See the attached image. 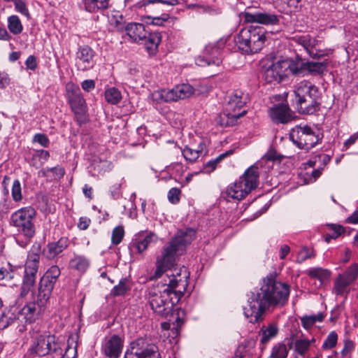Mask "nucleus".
Segmentation results:
<instances>
[{"label":"nucleus","mask_w":358,"mask_h":358,"mask_svg":"<svg viewBox=\"0 0 358 358\" xmlns=\"http://www.w3.org/2000/svg\"><path fill=\"white\" fill-rule=\"evenodd\" d=\"M289 286L277 281L272 275L263 280L259 289L248 294V304L243 308L245 317L250 323L262 322L271 307L283 306L287 301Z\"/></svg>","instance_id":"nucleus-1"},{"label":"nucleus","mask_w":358,"mask_h":358,"mask_svg":"<svg viewBox=\"0 0 358 358\" xmlns=\"http://www.w3.org/2000/svg\"><path fill=\"white\" fill-rule=\"evenodd\" d=\"M187 276L180 277L179 273L167 275L162 284L149 289L148 300L152 310L164 317L169 315L178 303L187 287Z\"/></svg>","instance_id":"nucleus-2"},{"label":"nucleus","mask_w":358,"mask_h":358,"mask_svg":"<svg viewBox=\"0 0 358 358\" xmlns=\"http://www.w3.org/2000/svg\"><path fill=\"white\" fill-rule=\"evenodd\" d=\"M60 273L57 266H52L41 278L37 290L32 293V300L20 309L25 323L32 324L43 317Z\"/></svg>","instance_id":"nucleus-3"},{"label":"nucleus","mask_w":358,"mask_h":358,"mask_svg":"<svg viewBox=\"0 0 358 358\" xmlns=\"http://www.w3.org/2000/svg\"><path fill=\"white\" fill-rule=\"evenodd\" d=\"M195 231L192 229L179 230L174 238L164 246L162 256L157 259V267L151 279H157L173 266L176 256L180 255L185 250L195 237Z\"/></svg>","instance_id":"nucleus-4"},{"label":"nucleus","mask_w":358,"mask_h":358,"mask_svg":"<svg viewBox=\"0 0 358 358\" xmlns=\"http://www.w3.org/2000/svg\"><path fill=\"white\" fill-rule=\"evenodd\" d=\"M274 160L275 157L271 154L262 157L259 161L249 167L238 181L227 187L226 191L227 196L237 200L244 199L258 185L259 176L258 169L266 164H268V168H271Z\"/></svg>","instance_id":"nucleus-5"},{"label":"nucleus","mask_w":358,"mask_h":358,"mask_svg":"<svg viewBox=\"0 0 358 358\" xmlns=\"http://www.w3.org/2000/svg\"><path fill=\"white\" fill-rule=\"evenodd\" d=\"M294 103L301 114L311 115L319 110L321 94L317 87L310 81L303 80L295 85Z\"/></svg>","instance_id":"nucleus-6"},{"label":"nucleus","mask_w":358,"mask_h":358,"mask_svg":"<svg viewBox=\"0 0 358 358\" xmlns=\"http://www.w3.org/2000/svg\"><path fill=\"white\" fill-rule=\"evenodd\" d=\"M266 31L259 26H248L242 28L234 36L238 48L247 55L259 52L266 41Z\"/></svg>","instance_id":"nucleus-7"},{"label":"nucleus","mask_w":358,"mask_h":358,"mask_svg":"<svg viewBox=\"0 0 358 358\" xmlns=\"http://www.w3.org/2000/svg\"><path fill=\"white\" fill-rule=\"evenodd\" d=\"M300 71L301 69L293 60L283 59L265 66L263 76L268 83H278L289 73L296 75Z\"/></svg>","instance_id":"nucleus-8"},{"label":"nucleus","mask_w":358,"mask_h":358,"mask_svg":"<svg viewBox=\"0 0 358 358\" xmlns=\"http://www.w3.org/2000/svg\"><path fill=\"white\" fill-rule=\"evenodd\" d=\"M36 216V210L32 207L20 208L13 213L10 220L12 224L25 237L32 238L35 234V226L33 220Z\"/></svg>","instance_id":"nucleus-9"},{"label":"nucleus","mask_w":358,"mask_h":358,"mask_svg":"<svg viewBox=\"0 0 358 358\" xmlns=\"http://www.w3.org/2000/svg\"><path fill=\"white\" fill-rule=\"evenodd\" d=\"M29 351L31 354L40 357L50 353L62 355V344L55 335L50 334H40L34 338Z\"/></svg>","instance_id":"nucleus-10"},{"label":"nucleus","mask_w":358,"mask_h":358,"mask_svg":"<svg viewBox=\"0 0 358 358\" xmlns=\"http://www.w3.org/2000/svg\"><path fill=\"white\" fill-rule=\"evenodd\" d=\"M194 92V87L188 83H182L172 89H162L155 91L152 96L157 102H172L190 97Z\"/></svg>","instance_id":"nucleus-11"},{"label":"nucleus","mask_w":358,"mask_h":358,"mask_svg":"<svg viewBox=\"0 0 358 358\" xmlns=\"http://www.w3.org/2000/svg\"><path fill=\"white\" fill-rule=\"evenodd\" d=\"M289 138L299 148L306 150L314 148L320 140L319 136L307 125H298L294 127L290 131Z\"/></svg>","instance_id":"nucleus-12"},{"label":"nucleus","mask_w":358,"mask_h":358,"mask_svg":"<svg viewBox=\"0 0 358 358\" xmlns=\"http://www.w3.org/2000/svg\"><path fill=\"white\" fill-rule=\"evenodd\" d=\"M124 358H161L158 348L147 338H138L130 344Z\"/></svg>","instance_id":"nucleus-13"},{"label":"nucleus","mask_w":358,"mask_h":358,"mask_svg":"<svg viewBox=\"0 0 358 358\" xmlns=\"http://www.w3.org/2000/svg\"><path fill=\"white\" fill-rule=\"evenodd\" d=\"M242 17L248 23H257L266 26L277 25L280 22V16L273 13L245 11L242 13Z\"/></svg>","instance_id":"nucleus-14"},{"label":"nucleus","mask_w":358,"mask_h":358,"mask_svg":"<svg viewBox=\"0 0 358 358\" xmlns=\"http://www.w3.org/2000/svg\"><path fill=\"white\" fill-rule=\"evenodd\" d=\"M124 346V339L113 334L104 338L101 345L102 353L108 358H119Z\"/></svg>","instance_id":"nucleus-15"},{"label":"nucleus","mask_w":358,"mask_h":358,"mask_svg":"<svg viewBox=\"0 0 358 358\" xmlns=\"http://www.w3.org/2000/svg\"><path fill=\"white\" fill-rule=\"evenodd\" d=\"M66 96L71 108L75 114H83L85 112V100L83 97L81 91L78 86L68 85L66 86Z\"/></svg>","instance_id":"nucleus-16"},{"label":"nucleus","mask_w":358,"mask_h":358,"mask_svg":"<svg viewBox=\"0 0 358 358\" xmlns=\"http://www.w3.org/2000/svg\"><path fill=\"white\" fill-rule=\"evenodd\" d=\"M221 47L217 43L208 44L206 46L203 55L196 59V64L199 66L215 64L219 66L221 61Z\"/></svg>","instance_id":"nucleus-17"},{"label":"nucleus","mask_w":358,"mask_h":358,"mask_svg":"<svg viewBox=\"0 0 358 358\" xmlns=\"http://www.w3.org/2000/svg\"><path fill=\"white\" fill-rule=\"evenodd\" d=\"M94 51L88 45L79 47L76 52V66L80 71H87L94 66Z\"/></svg>","instance_id":"nucleus-18"},{"label":"nucleus","mask_w":358,"mask_h":358,"mask_svg":"<svg viewBox=\"0 0 358 358\" xmlns=\"http://www.w3.org/2000/svg\"><path fill=\"white\" fill-rule=\"evenodd\" d=\"M249 97L248 94L244 93L240 90H235L228 97L226 108L234 113H240L242 110L241 108L248 101Z\"/></svg>","instance_id":"nucleus-19"},{"label":"nucleus","mask_w":358,"mask_h":358,"mask_svg":"<svg viewBox=\"0 0 358 358\" xmlns=\"http://www.w3.org/2000/svg\"><path fill=\"white\" fill-rule=\"evenodd\" d=\"M124 31L130 39L136 43H141L146 38L148 31L143 24L130 22L125 25Z\"/></svg>","instance_id":"nucleus-20"},{"label":"nucleus","mask_w":358,"mask_h":358,"mask_svg":"<svg viewBox=\"0 0 358 358\" xmlns=\"http://www.w3.org/2000/svg\"><path fill=\"white\" fill-rule=\"evenodd\" d=\"M157 236L154 233L150 232L146 235L139 234L132 240L130 248L135 250L138 253H142L148 245L156 239Z\"/></svg>","instance_id":"nucleus-21"},{"label":"nucleus","mask_w":358,"mask_h":358,"mask_svg":"<svg viewBox=\"0 0 358 358\" xmlns=\"http://www.w3.org/2000/svg\"><path fill=\"white\" fill-rule=\"evenodd\" d=\"M245 110H243L240 113H234L225 108V110L217 117L216 121L222 127L234 126L237 123L238 120L245 115Z\"/></svg>","instance_id":"nucleus-22"},{"label":"nucleus","mask_w":358,"mask_h":358,"mask_svg":"<svg viewBox=\"0 0 358 358\" xmlns=\"http://www.w3.org/2000/svg\"><path fill=\"white\" fill-rule=\"evenodd\" d=\"M21 313L16 306H11L5 310L0 317V329H5L20 319Z\"/></svg>","instance_id":"nucleus-23"},{"label":"nucleus","mask_w":358,"mask_h":358,"mask_svg":"<svg viewBox=\"0 0 358 358\" xmlns=\"http://www.w3.org/2000/svg\"><path fill=\"white\" fill-rule=\"evenodd\" d=\"M269 116L276 123H286L290 118L289 108L285 104H279L269 109Z\"/></svg>","instance_id":"nucleus-24"},{"label":"nucleus","mask_w":358,"mask_h":358,"mask_svg":"<svg viewBox=\"0 0 358 358\" xmlns=\"http://www.w3.org/2000/svg\"><path fill=\"white\" fill-rule=\"evenodd\" d=\"M68 246V240L61 238L57 242H52L47 245L43 250V253L48 259H53Z\"/></svg>","instance_id":"nucleus-25"},{"label":"nucleus","mask_w":358,"mask_h":358,"mask_svg":"<svg viewBox=\"0 0 358 358\" xmlns=\"http://www.w3.org/2000/svg\"><path fill=\"white\" fill-rule=\"evenodd\" d=\"M308 53L311 57L313 59H319L329 55V51L328 50H317L316 48L322 42V41H320L318 38H313L308 34Z\"/></svg>","instance_id":"nucleus-26"},{"label":"nucleus","mask_w":358,"mask_h":358,"mask_svg":"<svg viewBox=\"0 0 358 358\" xmlns=\"http://www.w3.org/2000/svg\"><path fill=\"white\" fill-rule=\"evenodd\" d=\"M161 34L159 32L149 33L145 40H142L141 43H144L145 48L149 54L154 55L156 53L158 46L161 42Z\"/></svg>","instance_id":"nucleus-27"},{"label":"nucleus","mask_w":358,"mask_h":358,"mask_svg":"<svg viewBox=\"0 0 358 358\" xmlns=\"http://www.w3.org/2000/svg\"><path fill=\"white\" fill-rule=\"evenodd\" d=\"M110 0H83L84 9L89 13H96L108 8Z\"/></svg>","instance_id":"nucleus-28"},{"label":"nucleus","mask_w":358,"mask_h":358,"mask_svg":"<svg viewBox=\"0 0 358 358\" xmlns=\"http://www.w3.org/2000/svg\"><path fill=\"white\" fill-rule=\"evenodd\" d=\"M315 342V338L306 339L301 336L296 338L294 342V352L300 355H304L309 350L310 345Z\"/></svg>","instance_id":"nucleus-29"},{"label":"nucleus","mask_w":358,"mask_h":358,"mask_svg":"<svg viewBox=\"0 0 358 358\" xmlns=\"http://www.w3.org/2000/svg\"><path fill=\"white\" fill-rule=\"evenodd\" d=\"M40 255L37 253L31 252L28 255L25 264V273L36 274L38 268Z\"/></svg>","instance_id":"nucleus-30"},{"label":"nucleus","mask_w":358,"mask_h":358,"mask_svg":"<svg viewBox=\"0 0 358 358\" xmlns=\"http://www.w3.org/2000/svg\"><path fill=\"white\" fill-rule=\"evenodd\" d=\"M131 288L130 280L127 278H124L112 289L110 294L113 296H124Z\"/></svg>","instance_id":"nucleus-31"},{"label":"nucleus","mask_w":358,"mask_h":358,"mask_svg":"<svg viewBox=\"0 0 358 358\" xmlns=\"http://www.w3.org/2000/svg\"><path fill=\"white\" fill-rule=\"evenodd\" d=\"M204 146L202 143H199L197 149H192L187 145L182 150V156L187 161L194 162L202 153Z\"/></svg>","instance_id":"nucleus-32"},{"label":"nucleus","mask_w":358,"mask_h":358,"mask_svg":"<svg viewBox=\"0 0 358 358\" xmlns=\"http://www.w3.org/2000/svg\"><path fill=\"white\" fill-rule=\"evenodd\" d=\"M350 285L351 283L350 282L338 275L334 282V286L333 289L334 292L336 295L348 294L350 291L349 286Z\"/></svg>","instance_id":"nucleus-33"},{"label":"nucleus","mask_w":358,"mask_h":358,"mask_svg":"<svg viewBox=\"0 0 358 358\" xmlns=\"http://www.w3.org/2000/svg\"><path fill=\"white\" fill-rule=\"evenodd\" d=\"M8 29L14 35L20 34L23 31V25L19 17L16 15L8 17Z\"/></svg>","instance_id":"nucleus-34"},{"label":"nucleus","mask_w":358,"mask_h":358,"mask_svg":"<svg viewBox=\"0 0 358 358\" xmlns=\"http://www.w3.org/2000/svg\"><path fill=\"white\" fill-rule=\"evenodd\" d=\"M308 275L320 280V285L330 277V272L322 268H312L308 271Z\"/></svg>","instance_id":"nucleus-35"},{"label":"nucleus","mask_w":358,"mask_h":358,"mask_svg":"<svg viewBox=\"0 0 358 358\" xmlns=\"http://www.w3.org/2000/svg\"><path fill=\"white\" fill-rule=\"evenodd\" d=\"M89 266V260L83 256H76L70 261V266L80 272L85 271Z\"/></svg>","instance_id":"nucleus-36"},{"label":"nucleus","mask_w":358,"mask_h":358,"mask_svg":"<svg viewBox=\"0 0 358 358\" xmlns=\"http://www.w3.org/2000/svg\"><path fill=\"white\" fill-rule=\"evenodd\" d=\"M324 318V315L322 313H319L314 315H305L301 317L302 326L306 329H310L317 322H322Z\"/></svg>","instance_id":"nucleus-37"},{"label":"nucleus","mask_w":358,"mask_h":358,"mask_svg":"<svg viewBox=\"0 0 358 358\" xmlns=\"http://www.w3.org/2000/svg\"><path fill=\"white\" fill-rule=\"evenodd\" d=\"M36 274L25 273L23 278L22 285L21 288L20 295L22 296H26L29 292L30 289L34 286L36 281Z\"/></svg>","instance_id":"nucleus-38"},{"label":"nucleus","mask_w":358,"mask_h":358,"mask_svg":"<svg viewBox=\"0 0 358 358\" xmlns=\"http://www.w3.org/2000/svg\"><path fill=\"white\" fill-rule=\"evenodd\" d=\"M105 99L110 104H117L122 99L120 92L115 87H110L105 92Z\"/></svg>","instance_id":"nucleus-39"},{"label":"nucleus","mask_w":358,"mask_h":358,"mask_svg":"<svg viewBox=\"0 0 358 358\" xmlns=\"http://www.w3.org/2000/svg\"><path fill=\"white\" fill-rule=\"evenodd\" d=\"M339 275L352 284L358 277V264H352L343 273Z\"/></svg>","instance_id":"nucleus-40"},{"label":"nucleus","mask_w":358,"mask_h":358,"mask_svg":"<svg viewBox=\"0 0 358 358\" xmlns=\"http://www.w3.org/2000/svg\"><path fill=\"white\" fill-rule=\"evenodd\" d=\"M50 157V153L48 150H36L32 155V159L31 164L34 166H37L38 164L36 162V159H38L41 164H43L48 161Z\"/></svg>","instance_id":"nucleus-41"},{"label":"nucleus","mask_w":358,"mask_h":358,"mask_svg":"<svg viewBox=\"0 0 358 358\" xmlns=\"http://www.w3.org/2000/svg\"><path fill=\"white\" fill-rule=\"evenodd\" d=\"M231 154H232L231 150L227 151V152H225L220 155L215 159L208 162L204 165V172L205 173H211L212 171H213L215 169L217 164L220 163L224 157L229 156Z\"/></svg>","instance_id":"nucleus-42"},{"label":"nucleus","mask_w":358,"mask_h":358,"mask_svg":"<svg viewBox=\"0 0 358 358\" xmlns=\"http://www.w3.org/2000/svg\"><path fill=\"white\" fill-rule=\"evenodd\" d=\"M328 227L333 232L331 234H326L324 236V240L327 243H329L331 239L337 238L345 231L344 228L338 224H331Z\"/></svg>","instance_id":"nucleus-43"},{"label":"nucleus","mask_w":358,"mask_h":358,"mask_svg":"<svg viewBox=\"0 0 358 358\" xmlns=\"http://www.w3.org/2000/svg\"><path fill=\"white\" fill-rule=\"evenodd\" d=\"M288 351L285 344L278 343L275 345L271 352V358H287Z\"/></svg>","instance_id":"nucleus-44"},{"label":"nucleus","mask_w":358,"mask_h":358,"mask_svg":"<svg viewBox=\"0 0 358 358\" xmlns=\"http://www.w3.org/2000/svg\"><path fill=\"white\" fill-rule=\"evenodd\" d=\"M307 68L310 72L315 73H323L327 69V62H308Z\"/></svg>","instance_id":"nucleus-45"},{"label":"nucleus","mask_w":358,"mask_h":358,"mask_svg":"<svg viewBox=\"0 0 358 358\" xmlns=\"http://www.w3.org/2000/svg\"><path fill=\"white\" fill-rule=\"evenodd\" d=\"M338 341V334L336 331H331L322 344L324 350L331 349L336 346Z\"/></svg>","instance_id":"nucleus-46"},{"label":"nucleus","mask_w":358,"mask_h":358,"mask_svg":"<svg viewBox=\"0 0 358 358\" xmlns=\"http://www.w3.org/2000/svg\"><path fill=\"white\" fill-rule=\"evenodd\" d=\"M124 236V230L122 226L115 227L112 232L111 241L113 245H118L121 243Z\"/></svg>","instance_id":"nucleus-47"},{"label":"nucleus","mask_w":358,"mask_h":358,"mask_svg":"<svg viewBox=\"0 0 358 358\" xmlns=\"http://www.w3.org/2000/svg\"><path fill=\"white\" fill-rule=\"evenodd\" d=\"M262 336L261 338V343H267L271 338L274 337L278 332L277 328L274 326H269L266 329H262Z\"/></svg>","instance_id":"nucleus-48"},{"label":"nucleus","mask_w":358,"mask_h":358,"mask_svg":"<svg viewBox=\"0 0 358 358\" xmlns=\"http://www.w3.org/2000/svg\"><path fill=\"white\" fill-rule=\"evenodd\" d=\"M11 195L13 199L17 202L22 199V187L19 180H15L13 182Z\"/></svg>","instance_id":"nucleus-49"},{"label":"nucleus","mask_w":358,"mask_h":358,"mask_svg":"<svg viewBox=\"0 0 358 358\" xmlns=\"http://www.w3.org/2000/svg\"><path fill=\"white\" fill-rule=\"evenodd\" d=\"M14 278V271L10 264L7 267L0 268V280H6L9 281Z\"/></svg>","instance_id":"nucleus-50"},{"label":"nucleus","mask_w":358,"mask_h":358,"mask_svg":"<svg viewBox=\"0 0 358 358\" xmlns=\"http://www.w3.org/2000/svg\"><path fill=\"white\" fill-rule=\"evenodd\" d=\"M122 17L121 15H112L109 20L110 25L114 27V28L118 31L124 30L125 26L122 22Z\"/></svg>","instance_id":"nucleus-51"},{"label":"nucleus","mask_w":358,"mask_h":358,"mask_svg":"<svg viewBox=\"0 0 358 358\" xmlns=\"http://www.w3.org/2000/svg\"><path fill=\"white\" fill-rule=\"evenodd\" d=\"M180 194V189L177 187H173L170 189L167 195L169 202L173 204H177L179 203Z\"/></svg>","instance_id":"nucleus-52"},{"label":"nucleus","mask_w":358,"mask_h":358,"mask_svg":"<svg viewBox=\"0 0 358 358\" xmlns=\"http://www.w3.org/2000/svg\"><path fill=\"white\" fill-rule=\"evenodd\" d=\"M15 9L18 13H21L22 15L29 17L30 14L29 12V10L26 6V3L22 0H14L13 1Z\"/></svg>","instance_id":"nucleus-53"},{"label":"nucleus","mask_w":358,"mask_h":358,"mask_svg":"<svg viewBox=\"0 0 358 358\" xmlns=\"http://www.w3.org/2000/svg\"><path fill=\"white\" fill-rule=\"evenodd\" d=\"M33 143H38L41 146L44 148L48 147L50 144V141L48 138V136L45 134H36L34 136Z\"/></svg>","instance_id":"nucleus-54"},{"label":"nucleus","mask_w":358,"mask_h":358,"mask_svg":"<svg viewBox=\"0 0 358 358\" xmlns=\"http://www.w3.org/2000/svg\"><path fill=\"white\" fill-rule=\"evenodd\" d=\"M61 358H76L77 357V346L71 347L68 345L66 348L64 354L62 352Z\"/></svg>","instance_id":"nucleus-55"},{"label":"nucleus","mask_w":358,"mask_h":358,"mask_svg":"<svg viewBox=\"0 0 358 358\" xmlns=\"http://www.w3.org/2000/svg\"><path fill=\"white\" fill-rule=\"evenodd\" d=\"M10 78L5 71H0V88L4 89L10 84Z\"/></svg>","instance_id":"nucleus-56"},{"label":"nucleus","mask_w":358,"mask_h":358,"mask_svg":"<svg viewBox=\"0 0 358 358\" xmlns=\"http://www.w3.org/2000/svg\"><path fill=\"white\" fill-rule=\"evenodd\" d=\"M26 68L34 71L37 68L36 58L34 55L27 57L25 62Z\"/></svg>","instance_id":"nucleus-57"},{"label":"nucleus","mask_w":358,"mask_h":358,"mask_svg":"<svg viewBox=\"0 0 358 358\" xmlns=\"http://www.w3.org/2000/svg\"><path fill=\"white\" fill-rule=\"evenodd\" d=\"M120 187L121 185L120 183H115L112 185L110 188V192L112 197L114 199H117L120 196Z\"/></svg>","instance_id":"nucleus-58"},{"label":"nucleus","mask_w":358,"mask_h":358,"mask_svg":"<svg viewBox=\"0 0 358 358\" xmlns=\"http://www.w3.org/2000/svg\"><path fill=\"white\" fill-rule=\"evenodd\" d=\"M296 43L303 47V48L306 50L308 52V34L307 35H303L298 37H296L294 38Z\"/></svg>","instance_id":"nucleus-59"},{"label":"nucleus","mask_w":358,"mask_h":358,"mask_svg":"<svg viewBox=\"0 0 358 358\" xmlns=\"http://www.w3.org/2000/svg\"><path fill=\"white\" fill-rule=\"evenodd\" d=\"M50 170V172H52L55 178H61L64 176L65 171L64 169L62 166H55L50 169H48Z\"/></svg>","instance_id":"nucleus-60"},{"label":"nucleus","mask_w":358,"mask_h":358,"mask_svg":"<svg viewBox=\"0 0 358 358\" xmlns=\"http://www.w3.org/2000/svg\"><path fill=\"white\" fill-rule=\"evenodd\" d=\"M91 223V220L87 217H81L78 223V227L81 230H85Z\"/></svg>","instance_id":"nucleus-61"},{"label":"nucleus","mask_w":358,"mask_h":358,"mask_svg":"<svg viewBox=\"0 0 358 358\" xmlns=\"http://www.w3.org/2000/svg\"><path fill=\"white\" fill-rule=\"evenodd\" d=\"M355 345L352 341L348 340L345 341L344 348L341 351L342 355L345 356L351 352L354 349Z\"/></svg>","instance_id":"nucleus-62"},{"label":"nucleus","mask_w":358,"mask_h":358,"mask_svg":"<svg viewBox=\"0 0 358 358\" xmlns=\"http://www.w3.org/2000/svg\"><path fill=\"white\" fill-rule=\"evenodd\" d=\"M81 86L84 90L90 92L94 88L95 84L92 80H85L82 83Z\"/></svg>","instance_id":"nucleus-63"},{"label":"nucleus","mask_w":358,"mask_h":358,"mask_svg":"<svg viewBox=\"0 0 358 358\" xmlns=\"http://www.w3.org/2000/svg\"><path fill=\"white\" fill-rule=\"evenodd\" d=\"M346 222L352 224H358V210L355 211L350 216H349Z\"/></svg>","instance_id":"nucleus-64"}]
</instances>
